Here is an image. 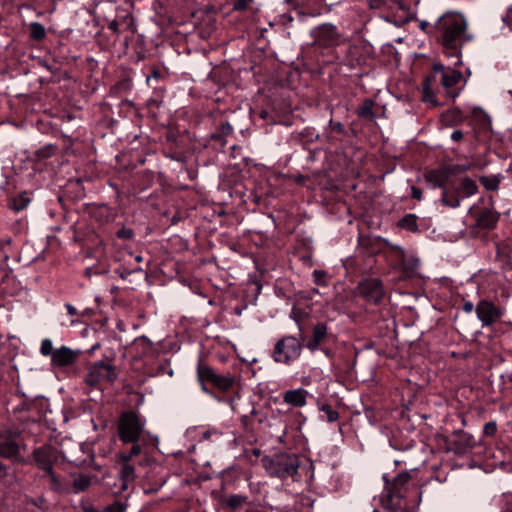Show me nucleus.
<instances>
[{
	"instance_id": "f257e3e1",
	"label": "nucleus",
	"mask_w": 512,
	"mask_h": 512,
	"mask_svg": "<svg viewBox=\"0 0 512 512\" xmlns=\"http://www.w3.org/2000/svg\"><path fill=\"white\" fill-rule=\"evenodd\" d=\"M467 23L459 13H446L435 22L437 38H440L448 57H456L459 64L461 46L470 40L466 33Z\"/></svg>"
},
{
	"instance_id": "f03ea898",
	"label": "nucleus",
	"mask_w": 512,
	"mask_h": 512,
	"mask_svg": "<svg viewBox=\"0 0 512 512\" xmlns=\"http://www.w3.org/2000/svg\"><path fill=\"white\" fill-rule=\"evenodd\" d=\"M146 419L135 411L123 412L118 420L117 433L119 439L125 444L138 446L142 452L143 445L151 438L146 430Z\"/></svg>"
},
{
	"instance_id": "7ed1b4c3",
	"label": "nucleus",
	"mask_w": 512,
	"mask_h": 512,
	"mask_svg": "<svg viewBox=\"0 0 512 512\" xmlns=\"http://www.w3.org/2000/svg\"><path fill=\"white\" fill-rule=\"evenodd\" d=\"M421 492L417 489L406 495L400 490H384L383 495L379 498L382 508L387 512H417Z\"/></svg>"
},
{
	"instance_id": "20e7f679",
	"label": "nucleus",
	"mask_w": 512,
	"mask_h": 512,
	"mask_svg": "<svg viewBox=\"0 0 512 512\" xmlns=\"http://www.w3.org/2000/svg\"><path fill=\"white\" fill-rule=\"evenodd\" d=\"M262 464L271 477L285 480L294 477L299 469V460L295 455L279 453L262 458Z\"/></svg>"
},
{
	"instance_id": "39448f33",
	"label": "nucleus",
	"mask_w": 512,
	"mask_h": 512,
	"mask_svg": "<svg viewBox=\"0 0 512 512\" xmlns=\"http://www.w3.org/2000/svg\"><path fill=\"white\" fill-rule=\"evenodd\" d=\"M303 347L302 338L285 335L276 341L271 358L275 363L290 366L300 358Z\"/></svg>"
},
{
	"instance_id": "423d86ee",
	"label": "nucleus",
	"mask_w": 512,
	"mask_h": 512,
	"mask_svg": "<svg viewBox=\"0 0 512 512\" xmlns=\"http://www.w3.org/2000/svg\"><path fill=\"white\" fill-rule=\"evenodd\" d=\"M118 378L116 367L104 360H98L89 365L85 382L92 387H99L104 383H113Z\"/></svg>"
},
{
	"instance_id": "0eeeda50",
	"label": "nucleus",
	"mask_w": 512,
	"mask_h": 512,
	"mask_svg": "<svg viewBox=\"0 0 512 512\" xmlns=\"http://www.w3.org/2000/svg\"><path fill=\"white\" fill-rule=\"evenodd\" d=\"M140 448L138 446L131 447L127 452H121L117 455L120 470L119 476L122 481V489H127L129 484L137 478L135 466L131 463L132 459L140 455Z\"/></svg>"
},
{
	"instance_id": "6e6552de",
	"label": "nucleus",
	"mask_w": 512,
	"mask_h": 512,
	"mask_svg": "<svg viewBox=\"0 0 512 512\" xmlns=\"http://www.w3.org/2000/svg\"><path fill=\"white\" fill-rule=\"evenodd\" d=\"M433 71L435 73L434 77L437 75L440 76L441 85L446 90L447 95L452 98L457 97L459 95V91L455 88V86L460 82L462 78L461 72L448 68L440 62H435L433 64Z\"/></svg>"
},
{
	"instance_id": "1a4fd4ad",
	"label": "nucleus",
	"mask_w": 512,
	"mask_h": 512,
	"mask_svg": "<svg viewBox=\"0 0 512 512\" xmlns=\"http://www.w3.org/2000/svg\"><path fill=\"white\" fill-rule=\"evenodd\" d=\"M475 311L482 327H489L499 322L504 315V310L492 301L482 299L476 306Z\"/></svg>"
},
{
	"instance_id": "9d476101",
	"label": "nucleus",
	"mask_w": 512,
	"mask_h": 512,
	"mask_svg": "<svg viewBox=\"0 0 512 512\" xmlns=\"http://www.w3.org/2000/svg\"><path fill=\"white\" fill-rule=\"evenodd\" d=\"M358 290L362 297L373 303H378L384 295L382 283L377 278L363 280L359 283Z\"/></svg>"
},
{
	"instance_id": "9b49d317",
	"label": "nucleus",
	"mask_w": 512,
	"mask_h": 512,
	"mask_svg": "<svg viewBox=\"0 0 512 512\" xmlns=\"http://www.w3.org/2000/svg\"><path fill=\"white\" fill-rule=\"evenodd\" d=\"M0 457L15 461L21 458L18 434L0 435Z\"/></svg>"
},
{
	"instance_id": "f8f14e48",
	"label": "nucleus",
	"mask_w": 512,
	"mask_h": 512,
	"mask_svg": "<svg viewBox=\"0 0 512 512\" xmlns=\"http://www.w3.org/2000/svg\"><path fill=\"white\" fill-rule=\"evenodd\" d=\"M312 37L323 46L333 45L338 37L337 29L334 25L325 23L311 31Z\"/></svg>"
},
{
	"instance_id": "ddd939ff",
	"label": "nucleus",
	"mask_w": 512,
	"mask_h": 512,
	"mask_svg": "<svg viewBox=\"0 0 512 512\" xmlns=\"http://www.w3.org/2000/svg\"><path fill=\"white\" fill-rule=\"evenodd\" d=\"M79 350H73L67 346H61L55 349L52 355L51 363L56 367H67L73 365L80 355Z\"/></svg>"
},
{
	"instance_id": "4468645a",
	"label": "nucleus",
	"mask_w": 512,
	"mask_h": 512,
	"mask_svg": "<svg viewBox=\"0 0 512 512\" xmlns=\"http://www.w3.org/2000/svg\"><path fill=\"white\" fill-rule=\"evenodd\" d=\"M38 466L47 471L52 469V463L56 459V450L51 446H43L36 449L33 453Z\"/></svg>"
},
{
	"instance_id": "2eb2a0df",
	"label": "nucleus",
	"mask_w": 512,
	"mask_h": 512,
	"mask_svg": "<svg viewBox=\"0 0 512 512\" xmlns=\"http://www.w3.org/2000/svg\"><path fill=\"white\" fill-rule=\"evenodd\" d=\"M308 394L304 388L287 390L283 393V402L294 408H302L307 404Z\"/></svg>"
},
{
	"instance_id": "dca6fc26",
	"label": "nucleus",
	"mask_w": 512,
	"mask_h": 512,
	"mask_svg": "<svg viewBox=\"0 0 512 512\" xmlns=\"http://www.w3.org/2000/svg\"><path fill=\"white\" fill-rule=\"evenodd\" d=\"M328 337V327L325 323H317L313 327L312 336L308 340L306 347L311 351L315 352L319 349L321 343Z\"/></svg>"
},
{
	"instance_id": "f3484780",
	"label": "nucleus",
	"mask_w": 512,
	"mask_h": 512,
	"mask_svg": "<svg viewBox=\"0 0 512 512\" xmlns=\"http://www.w3.org/2000/svg\"><path fill=\"white\" fill-rule=\"evenodd\" d=\"M499 220V214L492 209H484L476 218V224L482 229H492Z\"/></svg>"
},
{
	"instance_id": "a211bd4d",
	"label": "nucleus",
	"mask_w": 512,
	"mask_h": 512,
	"mask_svg": "<svg viewBox=\"0 0 512 512\" xmlns=\"http://www.w3.org/2000/svg\"><path fill=\"white\" fill-rule=\"evenodd\" d=\"M470 124L478 126V128H491V116L482 108H474L471 112Z\"/></svg>"
},
{
	"instance_id": "6ab92c4d",
	"label": "nucleus",
	"mask_w": 512,
	"mask_h": 512,
	"mask_svg": "<svg viewBox=\"0 0 512 512\" xmlns=\"http://www.w3.org/2000/svg\"><path fill=\"white\" fill-rule=\"evenodd\" d=\"M371 9L380 11H395L403 9V4L400 0H367Z\"/></svg>"
},
{
	"instance_id": "aec40b11",
	"label": "nucleus",
	"mask_w": 512,
	"mask_h": 512,
	"mask_svg": "<svg viewBox=\"0 0 512 512\" xmlns=\"http://www.w3.org/2000/svg\"><path fill=\"white\" fill-rule=\"evenodd\" d=\"M425 178L434 187H443L449 177L443 167L440 170H430L426 172Z\"/></svg>"
},
{
	"instance_id": "412c9836",
	"label": "nucleus",
	"mask_w": 512,
	"mask_h": 512,
	"mask_svg": "<svg viewBox=\"0 0 512 512\" xmlns=\"http://www.w3.org/2000/svg\"><path fill=\"white\" fill-rule=\"evenodd\" d=\"M422 101L430 107H436L439 105L431 87L430 77L426 78L422 84Z\"/></svg>"
},
{
	"instance_id": "4be33fe9",
	"label": "nucleus",
	"mask_w": 512,
	"mask_h": 512,
	"mask_svg": "<svg viewBox=\"0 0 512 512\" xmlns=\"http://www.w3.org/2000/svg\"><path fill=\"white\" fill-rule=\"evenodd\" d=\"M477 191L478 187L476 182L468 177L463 178L459 186L457 187V194H460L462 197L465 198L476 194Z\"/></svg>"
},
{
	"instance_id": "5701e85b",
	"label": "nucleus",
	"mask_w": 512,
	"mask_h": 512,
	"mask_svg": "<svg viewBox=\"0 0 512 512\" xmlns=\"http://www.w3.org/2000/svg\"><path fill=\"white\" fill-rule=\"evenodd\" d=\"M400 265L404 276L410 278L415 274L420 265V262L416 258L407 259L406 256H404V259L400 260Z\"/></svg>"
},
{
	"instance_id": "b1692460",
	"label": "nucleus",
	"mask_w": 512,
	"mask_h": 512,
	"mask_svg": "<svg viewBox=\"0 0 512 512\" xmlns=\"http://www.w3.org/2000/svg\"><path fill=\"white\" fill-rule=\"evenodd\" d=\"M374 106L375 103L373 100L365 99L358 108L359 116L365 119H374L376 117L375 113L373 112Z\"/></svg>"
},
{
	"instance_id": "393cba45",
	"label": "nucleus",
	"mask_w": 512,
	"mask_h": 512,
	"mask_svg": "<svg viewBox=\"0 0 512 512\" xmlns=\"http://www.w3.org/2000/svg\"><path fill=\"white\" fill-rule=\"evenodd\" d=\"M410 474L408 472H402L398 476L395 477L393 480V483L391 487L385 488V490H395V491H401L405 494L404 487L410 480Z\"/></svg>"
},
{
	"instance_id": "a878e982",
	"label": "nucleus",
	"mask_w": 512,
	"mask_h": 512,
	"mask_svg": "<svg viewBox=\"0 0 512 512\" xmlns=\"http://www.w3.org/2000/svg\"><path fill=\"white\" fill-rule=\"evenodd\" d=\"M398 225L411 232H416L418 231L417 216L415 214H406L400 219Z\"/></svg>"
},
{
	"instance_id": "bb28decb",
	"label": "nucleus",
	"mask_w": 512,
	"mask_h": 512,
	"mask_svg": "<svg viewBox=\"0 0 512 512\" xmlns=\"http://www.w3.org/2000/svg\"><path fill=\"white\" fill-rule=\"evenodd\" d=\"M459 196L460 194H457V191L455 193H449L446 190H443L441 201L448 207L456 208L459 207L461 203Z\"/></svg>"
},
{
	"instance_id": "cd10ccee",
	"label": "nucleus",
	"mask_w": 512,
	"mask_h": 512,
	"mask_svg": "<svg viewBox=\"0 0 512 512\" xmlns=\"http://www.w3.org/2000/svg\"><path fill=\"white\" fill-rule=\"evenodd\" d=\"M197 375L201 383L205 381L212 383L214 377L216 376V373L213 371L211 367L199 364L197 368Z\"/></svg>"
},
{
	"instance_id": "c85d7f7f",
	"label": "nucleus",
	"mask_w": 512,
	"mask_h": 512,
	"mask_svg": "<svg viewBox=\"0 0 512 512\" xmlns=\"http://www.w3.org/2000/svg\"><path fill=\"white\" fill-rule=\"evenodd\" d=\"M234 380L231 377H226L216 374L212 384L222 391H228L233 386Z\"/></svg>"
},
{
	"instance_id": "c756f323",
	"label": "nucleus",
	"mask_w": 512,
	"mask_h": 512,
	"mask_svg": "<svg viewBox=\"0 0 512 512\" xmlns=\"http://www.w3.org/2000/svg\"><path fill=\"white\" fill-rule=\"evenodd\" d=\"M30 27V38L36 41H40L45 38L46 30L45 27L39 22H32Z\"/></svg>"
},
{
	"instance_id": "7c9ffc66",
	"label": "nucleus",
	"mask_w": 512,
	"mask_h": 512,
	"mask_svg": "<svg viewBox=\"0 0 512 512\" xmlns=\"http://www.w3.org/2000/svg\"><path fill=\"white\" fill-rule=\"evenodd\" d=\"M462 113L458 109L448 110L443 115V120L446 125H459L461 124Z\"/></svg>"
},
{
	"instance_id": "2f4dec72",
	"label": "nucleus",
	"mask_w": 512,
	"mask_h": 512,
	"mask_svg": "<svg viewBox=\"0 0 512 512\" xmlns=\"http://www.w3.org/2000/svg\"><path fill=\"white\" fill-rule=\"evenodd\" d=\"M448 177L466 172L472 168L471 164H453L444 166Z\"/></svg>"
},
{
	"instance_id": "473e14b6",
	"label": "nucleus",
	"mask_w": 512,
	"mask_h": 512,
	"mask_svg": "<svg viewBox=\"0 0 512 512\" xmlns=\"http://www.w3.org/2000/svg\"><path fill=\"white\" fill-rule=\"evenodd\" d=\"M91 480L86 475H79L74 479L73 488L76 493L86 490L90 486Z\"/></svg>"
},
{
	"instance_id": "72a5a7b5",
	"label": "nucleus",
	"mask_w": 512,
	"mask_h": 512,
	"mask_svg": "<svg viewBox=\"0 0 512 512\" xmlns=\"http://www.w3.org/2000/svg\"><path fill=\"white\" fill-rule=\"evenodd\" d=\"M480 182L487 190L494 191L498 189L500 180L496 176H482Z\"/></svg>"
},
{
	"instance_id": "f704fd0d",
	"label": "nucleus",
	"mask_w": 512,
	"mask_h": 512,
	"mask_svg": "<svg viewBox=\"0 0 512 512\" xmlns=\"http://www.w3.org/2000/svg\"><path fill=\"white\" fill-rule=\"evenodd\" d=\"M246 499V497L241 495H231L226 499V505L230 509L236 510L246 502Z\"/></svg>"
},
{
	"instance_id": "c9c22d12",
	"label": "nucleus",
	"mask_w": 512,
	"mask_h": 512,
	"mask_svg": "<svg viewBox=\"0 0 512 512\" xmlns=\"http://www.w3.org/2000/svg\"><path fill=\"white\" fill-rule=\"evenodd\" d=\"M320 411L325 414L326 420L328 422H335L339 418V414L336 410H334L330 405L324 404L320 407Z\"/></svg>"
},
{
	"instance_id": "e433bc0d",
	"label": "nucleus",
	"mask_w": 512,
	"mask_h": 512,
	"mask_svg": "<svg viewBox=\"0 0 512 512\" xmlns=\"http://www.w3.org/2000/svg\"><path fill=\"white\" fill-rule=\"evenodd\" d=\"M46 472H47V478L49 480L51 489H53L55 491L62 490L61 480L55 475V473L52 471V469H49Z\"/></svg>"
},
{
	"instance_id": "4c0bfd02",
	"label": "nucleus",
	"mask_w": 512,
	"mask_h": 512,
	"mask_svg": "<svg viewBox=\"0 0 512 512\" xmlns=\"http://www.w3.org/2000/svg\"><path fill=\"white\" fill-rule=\"evenodd\" d=\"M54 352H55V349L53 348L52 341L48 338L42 340L41 346H40V353L43 356H50L52 358V355Z\"/></svg>"
},
{
	"instance_id": "58836bf2",
	"label": "nucleus",
	"mask_w": 512,
	"mask_h": 512,
	"mask_svg": "<svg viewBox=\"0 0 512 512\" xmlns=\"http://www.w3.org/2000/svg\"><path fill=\"white\" fill-rule=\"evenodd\" d=\"M29 203V199L21 195L13 200L12 208L16 211L23 210Z\"/></svg>"
},
{
	"instance_id": "ea45409f",
	"label": "nucleus",
	"mask_w": 512,
	"mask_h": 512,
	"mask_svg": "<svg viewBox=\"0 0 512 512\" xmlns=\"http://www.w3.org/2000/svg\"><path fill=\"white\" fill-rule=\"evenodd\" d=\"M419 27L425 33L430 34V35H434L436 37L437 31L435 30V24L431 25L427 21H421Z\"/></svg>"
},
{
	"instance_id": "a19ab883",
	"label": "nucleus",
	"mask_w": 512,
	"mask_h": 512,
	"mask_svg": "<svg viewBox=\"0 0 512 512\" xmlns=\"http://www.w3.org/2000/svg\"><path fill=\"white\" fill-rule=\"evenodd\" d=\"M117 236L121 239L130 240L134 237V232L130 228L123 227L117 232Z\"/></svg>"
},
{
	"instance_id": "79ce46f5",
	"label": "nucleus",
	"mask_w": 512,
	"mask_h": 512,
	"mask_svg": "<svg viewBox=\"0 0 512 512\" xmlns=\"http://www.w3.org/2000/svg\"><path fill=\"white\" fill-rule=\"evenodd\" d=\"M126 506L121 502H114L105 508L106 512H125Z\"/></svg>"
},
{
	"instance_id": "37998d69",
	"label": "nucleus",
	"mask_w": 512,
	"mask_h": 512,
	"mask_svg": "<svg viewBox=\"0 0 512 512\" xmlns=\"http://www.w3.org/2000/svg\"><path fill=\"white\" fill-rule=\"evenodd\" d=\"M497 431V425L495 422H488L483 427V433L486 436H493Z\"/></svg>"
},
{
	"instance_id": "c03bdc74",
	"label": "nucleus",
	"mask_w": 512,
	"mask_h": 512,
	"mask_svg": "<svg viewBox=\"0 0 512 512\" xmlns=\"http://www.w3.org/2000/svg\"><path fill=\"white\" fill-rule=\"evenodd\" d=\"M252 1L253 0H235L233 3V8L236 11H243L249 6V4Z\"/></svg>"
},
{
	"instance_id": "a18cd8bd",
	"label": "nucleus",
	"mask_w": 512,
	"mask_h": 512,
	"mask_svg": "<svg viewBox=\"0 0 512 512\" xmlns=\"http://www.w3.org/2000/svg\"><path fill=\"white\" fill-rule=\"evenodd\" d=\"M389 247L391 248L392 251H394L396 253V256L400 260L404 259L405 252L402 247H400L399 245H396V244H389Z\"/></svg>"
},
{
	"instance_id": "49530a36",
	"label": "nucleus",
	"mask_w": 512,
	"mask_h": 512,
	"mask_svg": "<svg viewBox=\"0 0 512 512\" xmlns=\"http://www.w3.org/2000/svg\"><path fill=\"white\" fill-rule=\"evenodd\" d=\"M462 438L466 447L472 448L474 446L475 441L471 435L463 434Z\"/></svg>"
},
{
	"instance_id": "de8ad7c7",
	"label": "nucleus",
	"mask_w": 512,
	"mask_h": 512,
	"mask_svg": "<svg viewBox=\"0 0 512 512\" xmlns=\"http://www.w3.org/2000/svg\"><path fill=\"white\" fill-rule=\"evenodd\" d=\"M411 191H412V194H411L412 198L420 201L422 198V191L415 186H412Z\"/></svg>"
},
{
	"instance_id": "09e8293b",
	"label": "nucleus",
	"mask_w": 512,
	"mask_h": 512,
	"mask_svg": "<svg viewBox=\"0 0 512 512\" xmlns=\"http://www.w3.org/2000/svg\"><path fill=\"white\" fill-rule=\"evenodd\" d=\"M462 309L466 313H471L474 310V305L471 301L464 302Z\"/></svg>"
},
{
	"instance_id": "8fccbe9b",
	"label": "nucleus",
	"mask_w": 512,
	"mask_h": 512,
	"mask_svg": "<svg viewBox=\"0 0 512 512\" xmlns=\"http://www.w3.org/2000/svg\"><path fill=\"white\" fill-rule=\"evenodd\" d=\"M463 138V133L461 130H454L453 133L451 134V139L453 141H459Z\"/></svg>"
},
{
	"instance_id": "3c124183",
	"label": "nucleus",
	"mask_w": 512,
	"mask_h": 512,
	"mask_svg": "<svg viewBox=\"0 0 512 512\" xmlns=\"http://www.w3.org/2000/svg\"><path fill=\"white\" fill-rule=\"evenodd\" d=\"M65 308L67 310L68 315L74 316L77 314V310L72 304H69V303L65 304Z\"/></svg>"
},
{
	"instance_id": "603ef678",
	"label": "nucleus",
	"mask_w": 512,
	"mask_h": 512,
	"mask_svg": "<svg viewBox=\"0 0 512 512\" xmlns=\"http://www.w3.org/2000/svg\"><path fill=\"white\" fill-rule=\"evenodd\" d=\"M108 28H109L110 30H112L113 32H115V33H118V32H119V30H118V22H117V21H115V20H114V21H112V22H110V24H109Z\"/></svg>"
},
{
	"instance_id": "864d4df0",
	"label": "nucleus",
	"mask_w": 512,
	"mask_h": 512,
	"mask_svg": "<svg viewBox=\"0 0 512 512\" xmlns=\"http://www.w3.org/2000/svg\"><path fill=\"white\" fill-rule=\"evenodd\" d=\"M165 482H166V479H165V478L161 479V481H160V483H159V486H158V487H156V488H154V489L147 490L146 492H147V493H148V492H157V491H158V490H159V489H160V488L165 484Z\"/></svg>"
},
{
	"instance_id": "5fc2aeb1",
	"label": "nucleus",
	"mask_w": 512,
	"mask_h": 512,
	"mask_svg": "<svg viewBox=\"0 0 512 512\" xmlns=\"http://www.w3.org/2000/svg\"><path fill=\"white\" fill-rule=\"evenodd\" d=\"M202 391H204L207 394H211L210 390L205 386L204 382L201 385Z\"/></svg>"
},
{
	"instance_id": "6e6d98bb",
	"label": "nucleus",
	"mask_w": 512,
	"mask_h": 512,
	"mask_svg": "<svg viewBox=\"0 0 512 512\" xmlns=\"http://www.w3.org/2000/svg\"><path fill=\"white\" fill-rule=\"evenodd\" d=\"M100 347V344L99 343H96L95 345L92 346V348L90 349V353H92L94 350L98 349Z\"/></svg>"
},
{
	"instance_id": "4d7b16f0",
	"label": "nucleus",
	"mask_w": 512,
	"mask_h": 512,
	"mask_svg": "<svg viewBox=\"0 0 512 512\" xmlns=\"http://www.w3.org/2000/svg\"><path fill=\"white\" fill-rule=\"evenodd\" d=\"M160 76V73L157 70H154L152 73V77L158 78Z\"/></svg>"
},
{
	"instance_id": "13d9d810",
	"label": "nucleus",
	"mask_w": 512,
	"mask_h": 512,
	"mask_svg": "<svg viewBox=\"0 0 512 512\" xmlns=\"http://www.w3.org/2000/svg\"><path fill=\"white\" fill-rule=\"evenodd\" d=\"M221 128H222V129H225V128H231V125H230L229 123H227V122H226V123H223V124L221 125Z\"/></svg>"
},
{
	"instance_id": "bf43d9fd",
	"label": "nucleus",
	"mask_w": 512,
	"mask_h": 512,
	"mask_svg": "<svg viewBox=\"0 0 512 512\" xmlns=\"http://www.w3.org/2000/svg\"><path fill=\"white\" fill-rule=\"evenodd\" d=\"M135 260L138 261V262H141L142 261V257L138 255V256L135 257Z\"/></svg>"
},
{
	"instance_id": "052dcab7",
	"label": "nucleus",
	"mask_w": 512,
	"mask_h": 512,
	"mask_svg": "<svg viewBox=\"0 0 512 512\" xmlns=\"http://www.w3.org/2000/svg\"><path fill=\"white\" fill-rule=\"evenodd\" d=\"M4 465L2 463H0V471L4 470Z\"/></svg>"
},
{
	"instance_id": "680f3d73",
	"label": "nucleus",
	"mask_w": 512,
	"mask_h": 512,
	"mask_svg": "<svg viewBox=\"0 0 512 512\" xmlns=\"http://www.w3.org/2000/svg\"><path fill=\"white\" fill-rule=\"evenodd\" d=\"M325 354H326L327 356H329V355H330V352H329L328 350H326V351H325Z\"/></svg>"
},
{
	"instance_id": "e2e57ef3",
	"label": "nucleus",
	"mask_w": 512,
	"mask_h": 512,
	"mask_svg": "<svg viewBox=\"0 0 512 512\" xmlns=\"http://www.w3.org/2000/svg\"><path fill=\"white\" fill-rule=\"evenodd\" d=\"M335 128H341V124L338 123L337 126Z\"/></svg>"
},
{
	"instance_id": "0e129e2a",
	"label": "nucleus",
	"mask_w": 512,
	"mask_h": 512,
	"mask_svg": "<svg viewBox=\"0 0 512 512\" xmlns=\"http://www.w3.org/2000/svg\"><path fill=\"white\" fill-rule=\"evenodd\" d=\"M372 512H380V511H379L378 509H376V508H375Z\"/></svg>"
}]
</instances>
